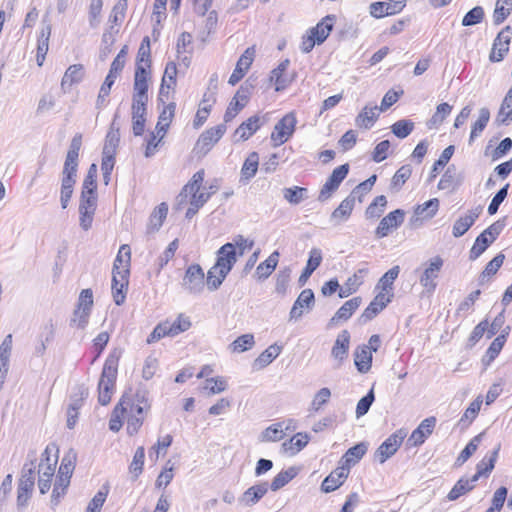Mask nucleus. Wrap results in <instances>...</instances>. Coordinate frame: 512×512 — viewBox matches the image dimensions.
Wrapping results in <instances>:
<instances>
[{
	"instance_id": "obj_1",
	"label": "nucleus",
	"mask_w": 512,
	"mask_h": 512,
	"mask_svg": "<svg viewBox=\"0 0 512 512\" xmlns=\"http://www.w3.org/2000/svg\"><path fill=\"white\" fill-rule=\"evenodd\" d=\"M117 369L118 358L113 355L108 356L98 383V401L101 405H107L111 400L115 389Z\"/></svg>"
},
{
	"instance_id": "obj_2",
	"label": "nucleus",
	"mask_w": 512,
	"mask_h": 512,
	"mask_svg": "<svg viewBox=\"0 0 512 512\" xmlns=\"http://www.w3.org/2000/svg\"><path fill=\"white\" fill-rule=\"evenodd\" d=\"M126 46L123 47L118 55L114 58L111 63L110 70L106 76L103 84L100 87V91L96 100V107L101 108L105 105V100L109 96L111 87L115 83V80L119 73L122 71L125 65Z\"/></svg>"
},
{
	"instance_id": "obj_3",
	"label": "nucleus",
	"mask_w": 512,
	"mask_h": 512,
	"mask_svg": "<svg viewBox=\"0 0 512 512\" xmlns=\"http://www.w3.org/2000/svg\"><path fill=\"white\" fill-rule=\"evenodd\" d=\"M97 191L82 189L79 203V224L87 231L92 227L95 211L97 209Z\"/></svg>"
},
{
	"instance_id": "obj_4",
	"label": "nucleus",
	"mask_w": 512,
	"mask_h": 512,
	"mask_svg": "<svg viewBox=\"0 0 512 512\" xmlns=\"http://www.w3.org/2000/svg\"><path fill=\"white\" fill-rule=\"evenodd\" d=\"M297 124L296 115L294 112H289L284 115L274 126L271 133V141L273 146L277 147L287 142L294 134Z\"/></svg>"
},
{
	"instance_id": "obj_5",
	"label": "nucleus",
	"mask_w": 512,
	"mask_h": 512,
	"mask_svg": "<svg viewBox=\"0 0 512 512\" xmlns=\"http://www.w3.org/2000/svg\"><path fill=\"white\" fill-rule=\"evenodd\" d=\"M181 285L189 294L197 295L203 292L205 287V274L199 264H192L187 267Z\"/></svg>"
},
{
	"instance_id": "obj_6",
	"label": "nucleus",
	"mask_w": 512,
	"mask_h": 512,
	"mask_svg": "<svg viewBox=\"0 0 512 512\" xmlns=\"http://www.w3.org/2000/svg\"><path fill=\"white\" fill-rule=\"evenodd\" d=\"M444 261L440 256H435L425 263L419 282L424 287L425 292L432 294L437 287V278L443 267Z\"/></svg>"
},
{
	"instance_id": "obj_7",
	"label": "nucleus",
	"mask_w": 512,
	"mask_h": 512,
	"mask_svg": "<svg viewBox=\"0 0 512 512\" xmlns=\"http://www.w3.org/2000/svg\"><path fill=\"white\" fill-rule=\"evenodd\" d=\"M405 437L406 432L403 429L397 430L391 434L375 451V460L380 464L385 463L397 452Z\"/></svg>"
},
{
	"instance_id": "obj_8",
	"label": "nucleus",
	"mask_w": 512,
	"mask_h": 512,
	"mask_svg": "<svg viewBox=\"0 0 512 512\" xmlns=\"http://www.w3.org/2000/svg\"><path fill=\"white\" fill-rule=\"evenodd\" d=\"M226 130L225 124H219L202 132L194 147L195 152L200 155H206L222 138Z\"/></svg>"
},
{
	"instance_id": "obj_9",
	"label": "nucleus",
	"mask_w": 512,
	"mask_h": 512,
	"mask_svg": "<svg viewBox=\"0 0 512 512\" xmlns=\"http://www.w3.org/2000/svg\"><path fill=\"white\" fill-rule=\"evenodd\" d=\"M349 172V164H342L335 168L331 175L326 180L325 184L322 186L318 200L321 202L329 199L333 192H335L340 186L341 182L346 178Z\"/></svg>"
},
{
	"instance_id": "obj_10",
	"label": "nucleus",
	"mask_w": 512,
	"mask_h": 512,
	"mask_svg": "<svg viewBox=\"0 0 512 512\" xmlns=\"http://www.w3.org/2000/svg\"><path fill=\"white\" fill-rule=\"evenodd\" d=\"M52 25L47 15L42 18L41 21V29L39 32V36L37 39V53H36V61L38 66H42L47 52L49 50V39L51 36Z\"/></svg>"
},
{
	"instance_id": "obj_11",
	"label": "nucleus",
	"mask_w": 512,
	"mask_h": 512,
	"mask_svg": "<svg viewBox=\"0 0 512 512\" xmlns=\"http://www.w3.org/2000/svg\"><path fill=\"white\" fill-rule=\"evenodd\" d=\"M511 27L506 26L502 29L496 38L494 39L492 50L489 55L491 62H500L504 59V56L509 51Z\"/></svg>"
},
{
	"instance_id": "obj_12",
	"label": "nucleus",
	"mask_w": 512,
	"mask_h": 512,
	"mask_svg": "<svg viewBox=\"0 0 512 512\" xmlns=\"http://www.w3.org/2000/svg\"><path fill=\"white\" fill-rule=\"evenodd\" d=\"M405 213L402 209H396L383 217L375 230L377 238H384L393 229H397L404 222Z\"/></svg>"
},
{
	"instance_id": "obj_13",
	"label": "nucleus",
	"mask_w": 512,
	"mask_h": 512,
	"mask_svg": "<svg viewBox=\"0 0 512 512\" xmlns=\"http://www.w3.org/2000/svg\"><path fill=\"white\" fill-rule=\"evenodd\" d=\"M236 262L237 251L235 250V245L228 242L222 245L217 251V258L214 266L221 269L222 273L229 274Z\"/></svg>"
},
{
	"instance_id": "obj_14",
	"label": "nucleus",
	"mask_w": 512,
	"mask_h": 512,
	"mask_svg": "<svg viewBox=\"0 0 512 512\" xmlns=\"http://www.w3.org/2000/svg\"><path fill=\"white\" fill-rule=\"evenodd\" d=\"M112 295L116 305L120 306L125 302L126 291L129 283V269L112 273Z\"/></svg>"
},
{
	"instance_id": "obj_15",
	"label": "nucleus",
	"mask_w": 512,
	"mask_h": 512,
	"mask_svg": "<svg viewBox=\"0 0 512 512\" xmlns=\"http://www.w3.org/2000/svg\"><path fill=\"white\" fill-rule=\"evenodd\" d=\"M315 304V296L314 292L311 289H304L299 296L297 297L296 301L294 302L289 317L290 320H298L300 319L305 310L308 312L312 310Z\"/></svg>"
},
{
	"instance_id": "obj_16",
	"label": "nucleus",
	"mask_w": 512,
	"mask_h": 512,
	"mask_svg": "<svg viewBox=\"0 0 512 512\" xmlns=\"http://www.w3.org/2000/svg\"><path fill=\"white\" fill-rule=\"evenodd\" d=\"M436 425V418L431 416L421 421L419 426L411 433L408 438V445L418 447L432 434Z\"/></svg>"
},
{
	"instance_id": "obj_17",
	"label": "nucleus",
	"mask_w": 512,
	"mask_h": 512,
	"mask_svg": "<svg viewBox=\"0 0 512 512\" xmlns=\"http://www.w3.org/2000/svg\"><path fill=\"white\" fill-rule=\"evenodd\" d=\"M255 56L254 47H248L236 63L235 69L229 77L228 83L236 85L250 68Z\"/></svg>"
},
{
	"instance_id": "obj_18",
	"label": "nucleus",
	"mask_w": 512,
	"mask_h": 512,
	"mask_svg": "<svg viewBox=\"0 0 512 512\" xmlns=\"http://www.w3.org/2000/svg\"><path fill=\"white\" fill-rule=\"evenodd\" d=\"M482 207H475L467 212L466 215L459 217L453 224L452 234L455 238L463 236L479 218Z\"/></svg>"
},
{
	"instance_id": "obj_19",
	"label": "nucleus",
	"mask_w": 512,
	"mask_h": 512,
	"mask_svg": "<svg viewBox=\"0 0 512 512\" xmlns=\"http://www.w3.org/2000/svg\"><path fill=\"white\" fill-rule=\"evenodd\" d=\"M128 408H131V410L133 409V402L129 397L123 395L115 406L109 420V429L111 431L118 432L121 429L123 425V418L125 417Z\"/></svg>"
},
{
	"instance_id": "obj_20",
	"label": "nucleus",
	"mask_w": 512,
	"mask_h": 512,
	"mask_svg": "<svg viewBox=\"0 0 512 512\" xmlns=\"http://www.w3.org/2000/svg\"><path fill=\"white\" fill-rule=\"evenodd\" d=\"M368 450L367 442H360L353 447L349 448L340 459V465L348 471L356 465L366 454Z\"/></svg>"
},
{
	"instance_id": "obj_21",
	"label": "nucleus",
	"mask_w": 512,
	"mask_h": 512,
	"mask_svg": "<svg viewBox=\"0 0 512 512\" xmlns=\"http://www.w3.org/2000/svg\"><path fill=\"white\" fill-rule=\"evenodd\" d=\"M289 64V59H285L271 72L270 80L275 83L277 92L286 89L293 81V77L286 74Z\"/></svg>"
},
{
	"instance_id": "obj_22",
	"label": "nucleus",
	"mask_w": 512,
	"mask_h": 512,
	"mask_svg": "<svg viewBox=\"0 0 512 512\" xmlns=\"http://www.w3.org/2000/svg\"><path fill=\"white\" fill-rule=\"evenodd\" d=\"M269 485L267 482H261L249 487L239 498L240 504L251 507L258 503L260 499L268 492Z\"/></svg>"
},
{
	"instance_id": "obj_23",
	"label": "nucleus",
	"mask_w": 512,
	"mask_h": 512,
	"mask_svg": "<svg viewBox=\"0 0 512 512\" xmlns=\"http://www.w3.org/2000/svg\"><path fill=\"white\" fill-rule=\"evenodd\" d=\"M147 103L132 101V130L135 136H141L144 133Z\"/></svg>"
},
{
	"instance_id": "obj_24",
	"label": "nucleus",
	"mask_w": 512,
	"mask_h": 512,
	"mask_svg": "<svg viewBox=\"0 0 512 512\" xmlns=\"http://www.w3.org/2000/svg\"><path fill=\"white\" fill-rule=\"evenodd\" d=\"M500 443L496 445L491 454L486 455L477 465L476 473L472 476V482H477L480 477L488 476L495 467L496 460L500 451Z\"/></svg>"
},
{
	"instance_id": "obj_25",
	"label": "nucleus",
	"mask_w": 512,
	"mask_h": 512,
	"mask_svg": "<svg viewBox=\"0 0 512 512\" xmlns=\"http://www.w3.org/2000/svg\"><path fill=\"white\" fill-rule=\"evenodd\" d=\"M322 259V251L319 248H312L310 250L306 266L298 279L300 287L307 283L312 273L321 265Z\"/></svg>"
},
{
	"instance_id": "obj_26",
	"label": "nucleus",
	"mask_w": 512,
	"mask_h": 512,
	"mask_svg": "<svg viewBox=\"0 0 512 512\" xmlns=\"http://www.w3.org/2000/svg\"><path fill=\"white\" fill-rule=\"evenodd\" d=\"M349 472L350 471L340 465L323 480L321 490L325 493L335 491L343 484Z\"/></svg>"
},
{
	"instance_id": "obj_27",
	"label": "nucleus",
	"mask_w": 512,
	"mask_h": 512,
	"mask_svg": "<svg viewBox=\"0 0 512 512\" xmlns=\"http://www.w3.org/2000/svg\"><path fill=\"white\" fill-rule=\"evenodd\" d=\"M262 124L261 118L258 115H253L235 130L234 136L238 137L239 141H246L260 129Z\"/></svg>"
},
{
	"instance_id": "obj_28",
	"label": "nucleus",
	"mask_w": 512,
	"mask_h": 512,
	"mask_svg": "<svg viewBox=\"0 0 512 512\" xmlns=\"http://www.w3.org/2000/svg\"><path fill=\"white\" fill-rule=\"evenodd\" d=\"M350 345V333L347 330L341 331L332 347L331 355L341 364L347 357Z\"/></svg>"
},
{
	"instance_id": "obj_29",
	"label": "nucleus",
	"mask_w": 512,
	"mask_h": 512,
	"mask_svg": "<svg viewBox=\"0 0 512 512\" xmlns=\"http://www.w3.org/2000/svg\"><path fill=\"white\" fill-rule=\"evenodd\" d=\"M55 446L48 445L41 455V460L38 465V474H43L44 477H54L55 469L58 461V456H51Z\"/></svg>"
},
{
	"instance_id": "obj_30",
	"label": "nucleus",
	"mask_w": 512,
	"mask_h": 512,
	"mask_svg": "<svg viewBox=\"0 0 512 512\" xmlns=\"http://www.w3.org/2000/svg\"><path fill=\"white\" fill-rule=\"evenodd\" d=\"M355 206V196L349 195L346 197L340 205L332 212L330 216V220L335 224H340L342 222H346L354 209Z\"/></svg>"
},
{
	"instance_id": "obj_31",
	"label": "nucleus",
	"mask_w": 512,
	"mask_h": 512,
	"mask_svg": "<svg viewBox=\"0 0 512 512\" xmlns=\"http://www.w3.org/2000/svg\"><path fill=\"white\" fill-rule=\"evenodd\" d=\"M335 16L327 15L315 27L308 32L318 41V45L322 44L333 29Z\"/></svg>"
},
{
	"instance_id": "obj_32",
	"label": "nucleus",
	"mask_w": 512,
	"mask_h": 512,
	"mask_svg": "<svg viewBox=\"0 0 512 512\" xmlns=\"http://www.w3.org/2000/svg\"><path fill=\"white\" fill-rule=\"evenodd\" d=\"M354 363L360 373H367L372 365L371 348L366 345L358 346L354 352Z\"/></svg>"
},
{
	"instance_id": "obj_33",
	"label": "nucleus",
	"mask_w": 512,
	"mask_h": 512,
	"mask_svg": "<svg viewBox=\"0 0 512 512\" xmlns=\"http://www.w3.org/2000/svg\"><path fill=\"white\" fill-rule=\"evenodd\" d=\"M362 300L360 297H354L346 301L334 314L330 320V324H335L339 321H347L353 313L358 309Z\"/></svg>"
},
{
	"instance_id": "obj_34",
	"label": "nucleus",
	"mask_w": 512,
	"mask_h": 512,
	"mask_svg": "<svg viewBox=\"0 0 512 512\" xmlns=\"http://www.w3.org/2000/svg\"><path fill=\"white\" fill-rule=\"evenodd\" d=\"M177 66L176 63L171 61L166 64L162 83L159 91V100L163 102V96L168 94V90L176 85Z\"/></svg>"
},
{
	"instance_id": "obj_35",
	"label": "nucleus",
	"mask_w": 512,
	"mask_h": 512,
	"mask_svg": "<svg viewBox=\"0 0 512 512\" xmlns=\"http://www.w3.org/2000/svg\"><path fill=\"white\" fill-rule=\"evenodd\" d=\"M84 78V67L81 64H74L67 68L62 81L61 88L66 91L72 85L81 82Z\"/></svg>"
},
{
	"instance_id": "obj_36",
	"label": "nucleus",
	"mask_w": 512,
	"mask_h": 512,
	"mask_svg": "<svg viewBox=\"0 0 512 512\" xmlns=\"http://www.w3.org/2000/svg\"><path fill=\"white\" fill-rule=\"evenodd\" d=\"M168 213V205L165 202L160 203L151 213L147 224V233L157 232L163 225Z\"/></svg>"
},
{
	"instance_id": "obj_37",
	"label": "nucleus",
	"mask_w": 512,
	"mask_h": 512,
	"mask_svg": "<svg viewBox=\"0 0 512 512\" xmlns=\"http://www.w3.org/2000/svg\"><path fill=\"white\" fill-rule=\"evenodd\" d=\"M282 352V346L278 344H272L265 349L253 363L255 369H263L272 363Z\"/></svg>"
},
{
	"instance_id": "obj_38",
	"label": "nucleus",
	"mask_w": 512,
	"mask_h": 512,
	"mask_svg": "<svg viewBox=\"0 0 512 512\" xmlns=\"http://www.w3.org/2000/svg\"><path fill=\"white\" fill-rule=\"evenodd\" d=\"M163 324L166 326L165 329L168 333V336L170 337L177 336L180 333L187 331L191 327V321L189 317L185 316L184 314H179L174 321L166 320L163 322Z\"/></svg>"
},
{
	"instance_id": "obj_39",
	"label": "nucleus",
	"mask_w": 512,
	"mask_h": 512,
	"mask_svg": "<svg viewBox=\"0 0 512 512\" xmlns=\"http://www.w3.org/2000/svg\"><path fill=\"white\" fill-rule=\"evenodd\" d=\"M213 103H215L214 95H208L207 93H205L200 103V107L196 113L195 119L193 121L194 128L197 129L205 123L209 116Z\"/></svg>"
},
{
	"instance_id": "obj_40",
	"label": "nucleus",
	"mask_w": 512,
	"mask_h": 512,
	"mask_svg": "<svg viewBox=\"0 0 512 512\" xmlns=\"http://www.w3.org/2000/svg\"><path fill=\"white\" fill-rule=\"evenodd\" d=\"M129 409V415L127 416V432L130 435L136 434L143 424V412L145 407L139 404L134 405L133 409Z\"/></svg>"
},
{
	"instance_id": "obj_41",
	"label": "nucleus",
	"mask_w": 512,
	"mask_h": 512,
	"mask_svg": "<svg viewBox=\"0 0 512 512\" xmlns=\"http://www.w3.org/2000/svg\"><path fill=\"white\" fill-rule=\"evenodd\" d=\"M204 180V171L200 170L197 171L192 179L183 187L181 193L179 194L178 198L180 199V203H182L188 195H191V197H194L200 190L201 185Z\"/></svg>"
},
{
	"instance_id": "obj_42",
	"label": "nucleus",
	"mask_w": 512,
	"mask_h": 512,
	"mask_svg": "<svg viewBox=\"0 0 512 512\" xmlns=\"http://www.w3.org/2000/svg\"><path fill=\"white\" fill-rule=\"evenodd\" d=\"M378 110V106H365L356 117V125L360 128L370 129L379 116Z\"/></svg>"
},
{
	"instance_id": "obj_43",
	"label": "nucleus",
	"mask_w": 512,
	"mask_h": 512,
	"mask_svg": "<svg viewBox=\"0 0 512 512\" xmlns=\"http://www.w3.org/2000/svg\"><path fill=\"white\" fill-rule=\"evenodd\" d=\"M35 460H31L30 463H25L22 467L21 477L19 479L18 488L27 489L30 491L34 490L35 486Z\"/></svg>"
},
{
	"instance_id": "obj_44",
	"label": "nucleus",
	"mask_w": 512,
	"mask_h": 512,
	"mask_svg": "<svg viewBox=\"0 0 512 512\" xmlns=\"http://www.w3.org/2000/svg\"><path fill=\"white\" fill-rule=\"evenodd\" d=\"M279 261V252L274 251L270 256L263 262H261L256 268V276L259 280L268 278L277 267Z\"/></svg>"
},
{
	"instance_id": "obj_45",
	"label": "nucleus",
	"mask_w": 512,
	"mask_h": 512,
	"mask_svg": "<svg viewBox=\"0 0 512 512\" xmlns=\"http://www.w3.org/2000/svg\"><path fill=\"white\" fill-rule=\"evenodd\" d=\"M438 209L439 200L437 198H432L425 203L418 205L414 210V214L416 216L415 221H418L419 218L430 219L434 217Z\"/></svg>"
},
{
	"instance_id": "obj_46",
	"label": "nucleus",
	"mask_w": 512,
	"mask_h": 512,
	"mask_svg": "<svg viewBox=\"0 0 512 512\" xmlns=\"http://www.w3.org/2000/svg\"><path fill=\"white\" fill-rule=\"evenodd\" d=\"M259 155L257 152H251L245 159L241 168V180L249 181L253 178L258 170Z\"/></svg>"
},
{
	"instance_id": "obj_47",
	"label": "nucleus",
	"mask_w": 512,
	"mask_h": 512,
	"mask_svg": "<svg viewBox=\"0 0 512 512\" xmlns=\"http://www.w3.org/2000/svg\"><path fill=\"white\" fill-rule=\"evenodd\" d=\"M512 120V87L505 95L498 111L496 122L507 125Z\"/></svg>"
},
{
	"instance_id": "obj_48",
	"label": "nucleus",
	"mask_w": 512,
	"mask_h": 512,
	"mask_svg": "<svg viewBox=\"0 0 512 512\" xmlns=\"http://www.w3.org/2000/svg\"><path fill=\"white\" fill-rule=\"evenodd\" d=\"M475 483L476 482H472V477L470 479L464 477L460 478L448 493V500L455 501L462 495H465L475 487Z\"/></svg>"
},
{
	"instance_id": "obj_49",
	"label": "nucleus",
	"mask_w": 512,
	"mask_h": 512,
	"mask_svg": "<svg viewBox=\"0 0 512 512\" xmlns=\"http://www.w3.org/2000/svg\"><path fill=\"white\" fill-rule=\"evenodd\" d=\"M490 120V111L488 108L483 107L479 110V117L472 125L471 133L469 137V144H471L475 138L481 135V133L486 128L488 122Z\"/></svg>"
},
{
	"instance_id": "obj_50",
	"label": "nucleus",
	"mask_w": 512,
	"mask_h": 512,
	"mask_svg": "<svg viewBox=\"0 0 512 512\" xmlns=\"http://www.w3.org/2000/svg\"><path fill=\"white\" fill-rule=\"evenodd\" d=\"M131 261V250L128 244L120 246L117 256L113 263L112 273L121 272V270L129 269Z\"/></svg>"
},
{
	"instance_id": "obj_51",
	"label": "nucleus",
	"mask_w": 512,
	"mask_h": 512,
	"mask_svg": "<svg viewBox=\"0 0 512 512\" xmlns=\"http://www.w3.org/2000/svg\"><path fill=\"white\" fill-rule=\"evenodd\" d=\"M483 435H484V432L479 433L478 435L474 436L469 441V443L464 447V449L458 455V457L455 461L456 466H462L476 452L480 442L482 441Z\"/></svg>"
},
{
	"instance_id": "obj_52",
	"label": "nucleus",
	"mask_w": 512,
	"mask_h": 512,
	"mask_svg": "<svg viewBox=\"0 0 512 512\" xmlns=\"http://www.w3.org/2000/svg\"><path fill=\"white\" fill-rule=\"evenodd\" d=\"M505 344V335H498L488 347L485 355L482 358V362L485 366H488L495 360V358L501 352Z\"/></svg>"
},
{
	"instance_id": "obj_53",
	"label": "nucleus",
	"mask_w": 512,
	"mask_h": 512,
	"mask_svg": "<svg viewBox=\"0 0 512 512\" xmlns=\"http://www.w3.org/2000/svg\"><path fill=\"white\" fill-rule=\"evenodd\" d=\"M285 423H275L267 427L260 436L262 442H276L285 437L284 432Z\"/></svg>"
},
{
	"instance_id": "obj_54",
	"label": "nucleus",
	"mask_w": 512,
	"mask_h": 512,
	"mask_svg": "<svg viewBox=\"0 0 512 512\" xmlns=\"http://www.w3.org/2000/svg\"><path fill=\"white\" fill-rule=\"evenodd\" d=\"M309 442L307 434L297 433L289 441L282 444L283 449L291 454H296L302 450Z\"/></svg>"
},
{
	"instance_id": "obj_55",
	"label": "nucleus",
	"mask_w": 512,
	"mask_h": 512,
	"mask_svg": "<svg viewBox=\"0 0 512 512\" xmlns=\"http://www.w3.org/2000/svg\"><path fill=\"white\" fill-rule=\"evenodd\" d=\"M297 475V470L294 467H290L287 470L279 472L272 480L269 488L272 491H278L288 484Z\"/></svg>"
},
{
	"instance_id": "obj_56",
	"label": "nucleus",
	"mask_w": 512,
	"mask_h": 512,
	"mask_svg": "<svg viewBox=\"0 0 512 512\" xmlns=\"http://www.w3.org/2000/svg\"><path fill=\"white\" fill-rule=\"evenodd\" d=\"M481 405L482 400L479 397L470 403L459 420L458 424L461 428H467L474 421L480 411Z\"/></svg>"
},
{
	"instance_id": "obj_57",
	"label": "nucleus",
	"mask_w": 512,
	"mask_h": 512,
	"mask_svg": "<svg viewBox=\"0 0 512 512\" xmlns=\"http://www.w3.org/2000/svg\"><path fill=\"white\" fill-rule=\"evenodd\" d=\"M362 284V278L357 273H354L342 286H340L338 293L339 297H349L351 294L355 293Z\"/></svg>"
},
{
	"instance_id": "obj_58",
	"label": "nucleus",
	"mask_w": 512,
	"mask_h": 512,
	"mask_svg": "<svg viewBox=\"0 0 512 512\" xmlns=\"http://www.w3.org/2000/svg\"><path fill=\"white\" fill-rule=\"evenodd\" d=\"M452 106L448 103H441L436 107L435 113L432 115L430 120L427 122L428 127L437 128L443 123L446 117L451 113Z\"/></svg>"
},
{
	"instance_id": "obj_59",
	"label": "nucleus",
	"mask_w": 512,
	"mask_h": 512,
	"mask_svg": "<svg viewBox=\"0 0 512 512\" xmlns=\"http://www.w3.org/2000/svg\"><path fill=\"white\" fill-rule=\"evenodd\" d=\"M120 135H119V129L114 128V122L111 124V128L108 131L105 143L103 147L102 154H116V150L119 144Z\"/></svg>"
},
{
	"instance_id": "obj_60",
	"label": "nucleus",
	"mask_w": 512,
	"mask_h": 512,
	"mask_svg": "<svg viewBox=\"0 0 512 512\" xmlns=\"http://www.w3.org/2000/svg\"><path fill=\"white\" fill-rule=\"evenodd\" d=\"M227 273H222L221 269L215 267L214 265L208 270L207 277H206V284L207 288L210 291L217 290L221 284L223 283L224 279L227 277Z\"/></svg>"
},
{
	"instance_id": "obj_61",
	"label": "nucleus",
	"mask_w": 512,
	"mask_h": 512,
	"mask_svg": "<svg viewBox=\"0 0 512 512\" xmlns=\"http://www.w3.org/2000/svg\"><path fill=\"white\" fill-rule=\"evenodd\" d=\"M307 189L299 186H293L285 188L283 190V196L285 200L293 205L301 203L307 196Z\"/></svg>"
},
{
	"instance_id": "obj_62",
	"label": "nucleus",
	"mask_w": 512,
	"mask_h": 512,
	"mask_svg": "<svg viewBox=\"0 0 512 512\" xmlns=\"http://www.w3.org/2000/svg\"><path fill=\"white\" fill-rule=\"evenodd\" d=\"M255 344L253 334H244L235 339L229 346L232 352L242 353L251 349Z\"/></svg>"
},
{
	"instance_id": "obj_63",
	"label": "nucleus",
	"mask_w": 512,
	"mask_h": 512,
	"mask_svg": "<svg viewBox=\"0 0 512 512\" xmlns=\"http://www.w3.org/2000/svg\"><path fill=\"white\" fill-rule=\"evenodd\" d=\"M387 205V199L384 195L377 196L373 202L366 208V218H379Z\"/></svg>"
},
{
	"instance_id": "obj_64",
	"label": "nucleus",
	"mask_w": 512,
	"mask_h": 512,
	"mask_svg": "<svg viewBox=\"0 0 512 512\" xmlns=\"http://www.w3.org/2000/svg\"><path fill=\"white\" fill-rule=\"evenodd\" d=\"M413 129L414 123L408 119L398 120L391 126L392 133L400 139L409 136Z\"/></svg>"
}]
</instances>
